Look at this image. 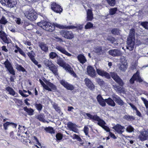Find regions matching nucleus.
<instances>
[{
  "label": "nucleus",
  "mask_w": 148,
  "mask_h": 148,
  "mask_svg": "<svg viewBox=\"0 0 148 148\" xmlns=\"http://www.w3.org/2000/svg\"><path fill=\"white\" fill-rule=\"evenodd\" d=\"M83 131L85 135L88 136V134L89 128L87 126H85L84 128Z\"/></svg>",
  "instance_id": "nucleus-52"
},
{
  "label": "nucleus",
  "mask_w": 148,
  "mask_h": 148,
  "mask_svg": "<svg viewBox=\"0 0 148 148\" xmlns=\"http://www.w3.org/2000/svg\"><path fill=\"white\" fill-rule=\"evenodd\" d=\"M95 53L99 55H101L103 53V51L102 50L101 46H99L96 47L95 49Z\"/></svg>",
  "instance_id": "nucleus-35"
},
{
  "label": "nucleus",
  "mask_w": 148,
  "mask_h": 148,
  "mask_svg": "<svg viewBox=\"0 0 148 148\" xmlns=\"http://www.w3.org/2000/svg\"><path fill=\"white\" fill-rule=\"evenodd\" d=\"M100 119L99 116H98L97 114H96L92 115V119L98 121L100 120Z\"/></svg>",
  "instance_id": "nucleus-54"
},
{
  "label": "nucleus",
  "mask_w": 148,
  "mask_h": 148,
  "mask_svg": "<svg viewBox=\"0 0 148 148\" xmlns=\"http://www.w3.org/2000/svg\"><path fill=\"white\" fill-rule=\"evenodd\" d=\"M10 125V122L7 121L5 123L3 124V126L4 129L5 130H7L8 129V126Z\"/></svg>",
  "instance_id": "nucleus-51"
},
{
  "label": "nucleus",
  "mask_w": 148,
  "mask_h": 148,
  "mask_svg": "<svg viewBox=\"0 0 148 148\" xmlns=\"http://www.w3.org/2000/svg\"><path fill=\"white\" fill-rule=\"evenodd\" d=\"M107 40L109 41L112 44H114V45L115 46L116 45H117L118 43H116L117 41L116 39L112 36H109L107 38Z\"/></svg>",
  "instance_id": "nucleus-29"
},
{
  "label": "nucleus",
  "mask_w": 148,
  "mask_h": 148,
  "mask_svg": "<svg viewBox=\"0 0 148 148\" xmlns=\"http://www.w3.org/2000/svg\"><path fill=\"white\" fill-rule=\"evenodd\" d=\"M93 18V15L92 11L90 9H88L87 12V20L91 21Z\"/></svg>",
  "instance_id": "nucleus-25"
},
{
  "label": "nucleus",
  "mask_w": 148,
  "mask_h": 148,
  "mask_svg": "<svg viewBox=\"0 0 148 148\" xmlns=\"http://www.w3.org/2000/svg\"><path fill=\"white\" fill-rule=\"evenodd\" d=\"M69 72L71 75H72L75 77H76L77 75L73 71V69L70 66L69 67V68L66 71Z\"/></svg>",
  "instance_id": "nucleus-38"
},
{
  "label": "nucleus",
  "mask_w": 148,
  "mask_h": 148,
  "mask_svg": "<svg viewBox=\"0 0 148 148\" xmlns=\"http://www.w3.org/2000/svg\"><path fill=\"white\" fill-rule=\"evenodd\" d=\"M105 100L106 102L109 106H115V103L114 101L110 98L106 99Z\"/></svg>",
  "instance_id": "nucleus-28"
},
{
  "label": "nucleus",
  "mask_w": 148,
  "mask_h": 148,
  "mask_svg": "<svg viewBox=\"0 0 148 148\" xmlns=\"http://www.w3.org/2000/svg\"><path fill=\"white\" fill-rule=\"evenodd\" d=\"M67 127L70 130L75 133H77L78 129L75 124L69 122L67 124Z\"/></svg>",
  "instance_id": "nucleus-16"
},
{
  "label": "nucleus",
  "mask_w": 148,
  "mask_h": 148,
  "mask_svg": "<svg viewBox=\"0 0 148 148\" xmlns=\"http://www.w3.org/2000/svg\"><path fill=\"white\" fill-rule=\"evenodd\" d=\"M36 118L41 121H42L44 120V119L42 115H38L36 116Z\"/></svg>",
  "instance_id": "nucleus-56"
},
{
  "label": "nucleus",
  "mask_w": 148,
  "mask_h": 148,
  "mask_svg": "<svg viewBox=\"0 0 148 148\" xmlns=\"http://www.w3.org/2000/svg\"><path fill=\"white\" fill-rule=\"evenodd\" d=\"M135 33L134 29H131L130 30L129 37L128 38L127 40V48L130 51L132 50L134 48L135 41Z\"/></svg>",
  "instance_id": "nucleus-2"
},
{
  "label": "nucleus",
  "mask_w": 148,
  "mask_h": 148,
  "mask_svg": "<svg viewBox=\"0 0 148 148\" xmlns=\"http://www.w3.org/2000/svg\"><path fill=\"white\" fill-rule=\"evenodd\" d=\"M121 56V70L125 71L127 67V60L123 58V56Z\"/></svg>",
  "instance_id": "nucleus-15"
},
{
  "label": "nucleus",
  "mask_w": 148,
  "mask_h": 148,
  "mask_svg": "<svg viewBox=\"0 0 148 148\" xmlns=\"http://www.w3.org/2000/svg\"><path fill=\"white\" fill-rule=\"evenodd\" d=\"M16 66V69L18 71L27 72L25 69L21 65L17 64Z\"/></svg>",
  "instance_id": "nucleus-32"
},
{
  "label": "nucleus",
  "mask_w": 148,
  "mask_h": 148,
  "mask_svg": "<svg viewBox=\"0 0 148 148\" xmlns=\"http://www.w3.org/2000/svg\"><path fill=\"white\" fill-rule=\"evenodd\" d=\"M60 84L67 90H72L74 89V87L71 84L69 83L64 80H61L60 82Z\"/></svg>",
  "instance_id": "nucleus-11"
},
{
  "label": "nucleus",
  "mask_w": 148,
  "mask_h": 148,
  "mask_svg": "<svg viewBox=\"0 0 148 148\" xmlns=\"http://www.w3.org/2000/svg\"><path fill=\"white\" fill-rule=\"evenodd\" d=\"M112 33L114 35H118L119 33V30L117 28L112 29L111 31Z\"/></svg>",
  "instance_id": "nucleus-50"
},
{
  "label": "nucleus",
  "mask_w": 148,
  "mask_h": 148,
  "mask_svg": "<svg viewBox=\"0 0 148 148\" xmlns=\"http://www.w3.org/2000/svg\"><path fill=\"white\" fill-rule=\"evenodd\" d=\"M43 63L46 67L49 68L53 63L51 60L45 59L43 61Z\"/></svg>",
  "instance_id": "nucleus-30"
},
{
  "label": "nucleus",
  "mask_w": 148,
  "mask_h": 148,
  "mask_svg": "<svg viewBox=\"0 0 148 148\" xmlns=\"http://www.w3.org/2000/svg\"><path fill=\"white\" fill-rule=\"evenodd\" d=\"M18 51L19 53L25 57H26V55L23 50L21 49Z\"/></svg>",
  "instance_id": "nucleus-63"
},
{
  "label": "nucleus",
  "mask_w": 148,
  "mask_h": 148,
  "mask_svg": "<svg viewBox=\"0 0 148 148\" xmlns=\"http://www.w3.org/2000/svg\"><path fill=\"white\" fill-rule=\"evenodd\" d=\"M49 56V58L51 59H53L58 57L57 54L53 52H51Z\"/></svg>",
  "instance_id": "nucleus-45"
},
{
  "label": "nucleus",
  "mask_w": 148,
  "mask_h": 148,
  "mask_svg": "<svg viewBox=\"0 0 148 148\" xmlns=\"http://www.w3.org/2000/svg\"><path fill=\"white\" fill-rule=\"evenodd\" d=\"M116 132L118 133H120V124H117L112 127Z\"/></svg>",
  "instance_id": "nucleus-40"
},
{
  "label": "nucleus",
  "mask_w": 148,
  "mask_h": 148,
  "mask_svg": "<svg viewBox=\"0 0 148 148\" xmlns=\"http://www.w3.org/2000/svg\"><path fill=\"white\" fill-rule=\"evenodd\" d=\"M37 25L43 29L49 32H53L55 29L54 24L46 21H41L37 23Z\"/></svg>",
  "instance_id": "nucleus-3"
},
{
  "label": "nucleus",
  "mask_w": 148,
  "mask_h": 148,
  "mask_svg": "<svg viewBox=\"0 0 148 148\" xmlns=\"http://www.w3.org/2000/svg\"><path fill=\"white\" fill-rule=\"evenodd\" d=\"M27 18L32 21H34L37 18V13L33 9H29L26 13Z\"/></svg>",
  "instance_id": "nucleus-7"
},
{
  "label": "nucleus",
  "mask_w": 148,
  "mask_h": 148,
  "mask_svg": "<svg viewBox=\"0 0 148 148\" xmlns=\"http://www.w3.org/2000/svg\"><path fill=\"white\" fill-rule=\"evenodd\" d=\"M3 64L4 65L5 68H6L10 74L13 75H15V71L12 65L8 59H7L4 62Z\"/></svg>",
  "instance_id": "nucleus-8"
},
{
  "label": "nucleus",
  "mask_w": 148,
  "mask_h": 148,
  "mask_svg": "<svg viewBox=\"0 0 148 148\" xmlns=\"http://www.w3.org/2000/svg\"><path fill=\"white\" fill-rule=\"evenodd\" d=\"M97 101L99 104L102 106L104 107L106 105L105 100H104L101 95H97Z\"/></svg>",
  "instance_id": "nucleus-19"
},
{
  "label": "nucleus",
  "mask_w": 148,
  "mask_h": 148,
  "mask_svg": "<svg viewBox=\"0 0 148 148\" xmlns=\"http://www.w3.org/2000/svg\"><path fill=\"white\" fill-rule=\"evenodd\" d=\"M56 139L57 140H59L62 139L63 136L62 134L61 133H58L56 134Z\"/></svg>",
  "instance_id": "nucleus-49"
},
{
  "label": "nucleus",
  "mask_w": 148,
  "mask_h": 148,
  "mask_svg": "<svg viewBox=\"0 0 148 148\" xmlns=\"http://www.w3.org/2000/svg\"><path fill=\"white\" fill-rule=\"evenodd\" d=\"M96 71L98 75L102 77H104L107 79H110L111 77L116 83L120 85V77L116 73L114 72L111 73L110 75L106 71L99 69H96Z\"/></svg>",
  "instance_id": "nucleus-1"
},
{
  "label": "nucleus",
  "mask_w": 148,
  "mask_h": 148,
  "mask_svg": "<svg viewBox=\"0 0 148 148\" xmlns=\"http://www.w3.org/2000/svg\"><path fill=\"white\" fill-rule=\"evenodd\" d=\"M43 80L51 88H49L48 86L45 84L42 80L40 79H39V81L40 84L42 86L43 88L45 89L46 90H47L49 91H53V92H55L56 90L57 87L56 85L48 81L45 78H44V79H43Z\"/></svg>",
  "instance_id": "nucleus-4"
},
{
  "label": "nucleus",
  "mask_w": 148,
  "mask_h": 148,
  "mask_svg": "<svg viewBox=\"0 0 148 148\" xmlns=\"http://www.w3.org/2000/svg\"><path fill=\"white\" fill-rule=\"evenodd\" d=\"M93 25L91 22H88L85 26V28L86 29H90L93 27Z\"/></svg>",
  "instance_id": "nucleus-43"
},
{
  "label": "nucleus",
  "mask_w": 148,
  "mask_h": 148,
  "mask_svg": "<svg viewBox=\"0 0 148 148\" xmlns=\"http://www.w3.org/2000/svg\"><path fill=\"white\" fill-rule=\"evenodd\" d=\"M84 81L86 86L90 90H93L95 89V86L91 81L88 78H86Z\"/></svg>",
  "instance_id": "nucleus-13"
},
{
  "label": "nucleus",
  "mask_w": 148,
  "mask_h": 148,
  "mask_svg": "<svg viewBox=\"0 0 148 148\" xmlns=\"http://www.w3.org/2000/svg\"><path fill=\"white\" fill-rule=\"evenodd\" d=\"M56 48L58 51L70 57L72 55L71 54L68 52L64 48L60 46H57Z\"/></svg>",
  "instance_id": "nucleus-18"
},
{
  "label": "nucleus",
  "mask_w": 148,
  "mask_h": 148,
  "mask_svg": "<svg viewBox=\"0 0 148 148\" xmlns=\"http://www.w3.org/2000/svg\"><path fill=\"white\" fill-rule=\"evenodd\" d=\"M60 34L62 37L65 39L70 40L73 39L75 37L74 33L70 31L63 30L60 32Z\"/></svg>",
  "instance_id": "nucleus-5"
},
{
  "label": "nucleus",
  "mask_w": 148,
  "mask_h": 148,
  "mask_svg": "<svg viewBox=\"0 0 148 148\" xmlns=\"http://www.w3.org/2000/svg\"><path fill=\"white\" fill-rule=\"evenodd\" d=\"M108 4L111 6H114L116 3L115 0H106Z\"/></svg>",
  "instance_id": "nucleus-47"
},
{
  "label": "nucleus",
  "mask_w": 148,
  "mask_h": 148,
  "mask_svg": "<svg viewBox=\"0 0 148 148\" xmlns=\"http://www.w3.org/2000/svg\"><path fill=\"white\" fill-rule=\"evenodd\" d=\"M44 129L46 132L51 134L55 133L54 130L53 129V128L51 127H46Z\"/></svg>",
  "instance_id": "nucleus-34"
},
{
  "label": "nucleus",
  "mask_w": 148,
  "mask_h": 148,
  "mask_svg": "<svg viewBox=\"0 0 148 148\" xmlns=\"http://www.w3.org/2000/svg\"><path fill=\"white\" fill-rule=\"evenodd\" d=\"M54 25L55 26V27H56L57 28H59V29H63L64 28V27L63 25H60V24H58L57 23L54 24Z\"/></svg>",
  "instance_id": "nucleus-61"
},
{
  "label": "nucleus",
  "mask_w": 148,
  "mask_h": 148,
  "mask_svg": "<svg viewBox=\"0 0 148 148\" xmlns=\"http://www.w3.org/2000/svg\"><path fill=\"white\" fill-rule=\"evenodd\" d=\"M117 9L116 8H112L110 10V15H114L116 12Z\"/></svg>",
  "instance_id": "nucleus-48"
},
{
  "label": "nucleus",
  "mask_w": 148,
  "mask_h": 148,
  "mask_svg": "<svg viewBox=\"0 0 148 148\" xmlns=\"http://www.w3.org/2000/svg\"><path fill=\"white\" fill-rule=\"evenodd\" d=\"M134 128L131 125H129L126 129V131L129 133H131L134 131Z\"/></svg>",
  "instance_id": "nucleus-41"
},
{
  "label": "nucleus",
  "mask_w": 148,
  "mask_h": 148,
  "mask_svg": "<svg viewBox=\"0 0 148 148\" xmlns=\"http://www.w3.org/2000/svg\"><path fill=\"white\" fill-rule=\"evenodd\" d=\"M88 75L92 78H95L96 76L95 71L94 68L91 66H88L87 68Z\"/></svg>",
  "instance_id": "nucleus-12"
},
{
  "label": "nucleus",
  "mask_w": 148,
  "mask_h": 148,
  "mask_svg": "<svg viewBox=\"0 0 148 148\" xmlns=\"http://www.w3.org/2000/svg\"><path fill=\"white\" fill-rule=\"evenodd\" d=\"M57 63L58 64L62 67H63L66 63L64 62L63 60L62 59H60L57 60Z\"/></svg>",
  "instance_id": "nucleus-42"
},
{
  "label": "nucleus",
  "mask_w": 148,
  "mask_h": 148,
  "mask_svg": "<svg viewBox=\"0 0 148 148\" xmlns=\"http://www.w3.org/2000/svg\"><path fill=\"white\" fill-rule=\"evenodd\" d=\"M98 124L102 127L106 124L105 121L101 119H100V120L98 121Z\"/></svg>",
  "instance_id": "nucleus-46"
},
{
  "label": "nucleus",
  "mask_w": 148,
  "mask_h": 148,
  "mask_svg": "<svg viewBox=\"0 0 148 148\" xmlns=\"http://www.w3.org/2000/svg\"><path fill=\"white\" fill-rule=\"evenodd\" d=\"M53 107L56 111H57L59 114L62 115L63 114V113L62 112L60 108L58 106L57 104L54 105Z\"/></svg>",
  "instance_id": "nucleus-37"
},
{
  "label": "nucleus",
  "mask_w": 148,
  "mask_h": 148,
  "mask_svg": "<svg viewBox=\"0 0 148 148\" xmlns=\"http://www.w3.org/2000/svg\"><path fill=\"white\" fill-rule=\"evenodd\" d=\"M18 92L23 97H27L29 96L28 95L24 94L23 91H22L21 90H19Z\"/></svg>",
  "instance_id": "nucleus-57"
},
{
  "label": "nucleus",
  "mask_w": 148,
  "mask_h": 148,
  "mask_svg": "<svg viewBox=\"0 0 148 148\" xmlns=\"http://www.w3.org/2000/svg\"><path fill=\"white\" fill-rule=\"evenodd\" d=\"M8 22V21L4 16H2L0 19V23L5 25Z\"/></svg>",
  "instance_id": "nucleus-44"
},
{
  "label": "nucleus",
  "mask_w": 148,
  "mask_h": 148,
  "mask_svg": "<svg viewBox=\"0 0 148 148\" xmlns=\"http://www.w3.org/2000/svg\"><path fill=\"white\" fill-rule=\"evenodd\" d=\"M77 58L80 63L82 64H84L86 61L85 57L83 54L79 55L77 57Z\"/></svg>",
  "instance_id": "nucleus-24"
},
{
  "label": "nucleus",
  "mask_w": 148,
  "mask_h": 148,
  "mask_svg": "<svg viewBox=\"0 0 148 148\" xmlns=\"http://www.w3.org/2000/svg\"><path fill=\"white\" fill-rule=\"evenodd\" d=\"M123 118L128 121H133L135 119V117L132 116L125 115Z\"/></svg>",
  "instance_id": "nucleus-31"
},
{
  "label": "nucleus",
  "mask_w": 148,
  "mask_h": 148,
  "mask_svg": "<svg viewBox=\"0 0 148 148\" xmlns=\"http://www.w3.org/2000/svg\"><path fill=\"white\" fill-rule=\"evenodd\" d=\"M50 7L51 9L57 13H60L62 11L63 9L56 2L51 3Z\"/></svg>",
  "instance_id": "nucleus-9"
},
{
  "label": "nucleus",
  "mask_w": 148,
  "mask_h": 148,
  "mask_svg": "<svg viewBox=\"0 0 148 148\" xmlns=\"http://www.w3.org/2000/svg\"><path fill=\"white\" fill-rule=\"evenodd\" d=\"M142 100L143 101L145 106L146 108H148V101L144 97H141Z\"/></svg>",
  "instance_id": "nucleus-55"
},
{
  "label": "nucleus",
  "mask_w": 148,
  "mask_h": 148,
  "mask_svg": "<svg viewBox=\"0 0 148 148\" xmlns=\"http://www.w3.org/2000/svg\"><path fill=\"white\" fill-rule=\"evenodd\" d=\"M27 54L31 60L35 65H37L38 68L41 67V65L40 64H38V62L35 59L34 54L32 50L30 52H28Z\"/></svg>",
  "instance_id": "nucleus-10"
},
{
  "label": "nucleus",
  "mask_w": 148,
  "mask_h": 148,
  "mask_svg": "<svg viewBox=\"0 0 148 148\" xmlns=\"http://www.w3.org/2000/svg\"><path fill=\"white\" fill-rule=\"evenodd\" d=\"M140 76L139 72L137 71L136 73H134L132 77H133V78L136 80L137 78H138V77Z\"/></svg>",
  "instance_id": "nucleus-58"
},
{
  "label": "nucleus",
  "mask_w": 148,
  "mask_h": 148,
  "mask_svg": "<svg viewBox=\"0 0 148 148\" xmlns=\"http://www.w3.org/2000/svg\"><path fill=\"white\" fill-rule=\"evenodd\" d=\"M0 1L2 5L10 8L15 6L17 4L16 0H0Z\"/></svg>",
  "instance_id": "nucleus-6"
},
{
  "label": "nucleus",
  "mask_w": 148,
  "mask_h": 148,
  "mask_svg": "<svg viewBox=\"0 0 148 148\" xmlns=\"http://www.w3.org/2000/svg\"><path fill=\"white\" fill-rule=\"evenodd\" d=\"M24 43L25 44L28 46H30L31 45V42L29 41L24 40L23 41Z\"/></svg>",
  "instance_id": "nucleus-64"
},
{
  "label": "nucleus",
  "mask_w": 148,
  "mask_h": 148,
  "mask_svg": "<svg viewBox=\"0 0 148 148\" xmlns=\"http://www.w3.org/2000/svg\"><path fill=\"white\" fill-rule=\"evenodd\" d=\"M39 46L41 49L43 51L46 52L48 51V47L44 42H41L39 43Z\"/></svg>",
  "instance_id": "nucleus-22"
},
{
  "label": "nucleus",
  "mask_w": 148,
  "mask_h": 148,
  "mask_svg": "<svg viewBox=\"0 0 148 148\" xmlns=\"http://www.w3.org/2000/svg\"><path fill=\"white\" fill-rule=\"evenodd\" d=\"M34 105L36 109L39 112H40L41 111L43 106L42 104L40 103H38L37 102H35Z\"/></svg>",
  "instance_id": "nucleus-33"
},
{
  "label": "nucleus",
  "mask_w": 148,
  "mask_h": 148,
  "mask_svg": "<svg viewBox=\"0 0 148 148\" xmlns=\"http://www.w3.org/2000/svg\"><path fill=\"white\" fill-rule=\"evenodd\" d=\"M96 81L98 84L100 86H104L105 84V82L103 80L100 78H97Z\"/></svg>",
  "instance_id": "nucleus-39"
},
{
  "label": "nucleus",
  "mask_w": 148,
  "mask_h": 148,
  "mask_svg": "<svg viewBox=\"0 0 148 148\" xmlns=\"http://www.w3.org/2000/svg\"><path fill=\"white\" fill-rule=\"evenodd\" d=\"M48 69L53 73L55 75H58V66L55 65L53 63L50 66Z\"/></svg>",
  "instance_id": "nucleus-17"
},
{
  "label": "nucleus",
  "mask_w": 148,
  "mask_h": 148,
  "mask_svg": "<svg viewBox=\"0 0 148 148\" xmlns=\"http://www.w3.org/2000/svg\"><path fill=\"white\" fill-rule=\"evenodd\" d=\"M65 28L67 29H73L77 28V27L73 25H69L66 26Z\"/></svg>",
  "instance_id": "nucleus-59"
},
{
  "label": "nucleus",
  "mask_w": 148,
  "mask_h": 148,
  "mask_svg": "<svg viewBox=\"0 0 148 148\" xmlns=\"http://www.w3.org/2000/svg\"><path fill=\"white\" fill-rule=\"evenodd\" d=\"M109 54L113 56H118L119 55V51L118 49H112L109 51Z\"/></svg>",
  "instance_id": "nucleus-23"
},
{
  "label": "nucleus",
  "mask_w": 148,
  "mask_h": 148,
  "mask_svg": "<svg viewBox=\"0 0 148 148\" xmlns=\"http://www.w3.org/2000/svg\"><path fill=\"white\" fill-rule=\"evenodd\" d=\"M5 90L9 92L10 95H12L15 97L18 96V94L16 93L13 89L11 87L8 86L5 88Z\"/></svg>",
  "instance_id": "nucleus-21"
},
{
  "label": "nucleus",
  "mask_w": 148,
  "mask_h": 148,
  "mask_svg": "<svg viewBox=\"0 0 148 148\" xmlns=\"http://www.w3.org/2000/svg\"><path fill=\"white\" fill-rule=\"evenodd\" d=\"M0 36L3 42L5 43L9 44L11 41L10 39L7 38L6 34L4 32L1 30L0 31Z\"/></svg>",
  "instance_id": "nucleus-14"
},
{
  "label": "nucleus",
  "mask_w": 148,
  "mask_h": 148,
  "mask_svg": "<svg viewBox=\"0 0 148 148\" xmlns=\"http://www.w3.org/2000/svg\"><path fill=\"white\" fill-rule=\"evenodd\" d=\"M23 109L29 115H32L34 114V110L31 108H28L25 106L23 108Z\"/></svg>",
  "instance_id": "nucleus-27"
},
{
  "label": "nucleus",
  "mask_w": 148,
  "mask_h": 148,
  "mask_svg": "<svg viewBox=\"0 0 148 148\" xmlns=\"http://www.w3.org/2000/svg\"><path fill=\"white\" fill-rule=\"evenodd\" d=\"M82 114L84 116H85V115H86V116L89 118V119H92V115L91 114H90L86 113L85 112H84Z\"/></svg>",
  "instance_id": "nucleus-60"
},
{
  "label": "nucleus",
  "mask_w": 148,
  "mask_h": 148,
  "mask_svg": "<svg viewBox=\"0 0 148 148\" xmlns=\"http://www.w3.org/2000/svg\"><path fill=\"white\" fill-rule=\"evenodd\" d=\"M138 138L140 140L142 141L147 140V137L146 131L141 132L138 136Z\"/></svg>",
  "instance_id": "nucleus-20"
},
{
  "label": "nucleus",
  "mask_w": 148,
  "mask_h": 148,
  "mask_svg": "<svg viewBox=\"0 0 148 148\" xmlns=\"http://www.w3.org/2000/svg\"><path fill=\"white\" fill-rule=\"evenodd\" d=\"M102 128L104 129L107 132H110V128L108 127L107 126L105 125L103 126Z\"/></svg>",
  "instance_id": "nucleus-62"
},
{
  "label": "nucleus",
  "mask_w": 148,
  "mask_h": 148,
  "mask_svg": "<svg viewBox=\"0 0 148 148\" xmlns=\"http://www.w3.org/2000/svg\"><path fill=\"white\" fill-rule=\"evenodd\" d=\"M13 100L18 106H21L22 105L23 101L21 100L16 98H14Z\"/></svg>",
  "instance_id": "nucleus-36"
},
{
  "label": "nucleus",
  "mask_w": 148,
  "mask_h": 148,
  "mask_svg": "<svg viewBox=\"0 0 148 148\" xmlns=\"http://www.w3.org/2000/svg\"><path fill=\"white\" fill-rule=\"evenodd\" d=\"M148 22H143L141 23V25L145 29H147L148 28Z\"/></svg>",
  "instance_id": "nucleus-53"
},
{
  "label": "nucleus",
  "mask_w": 148,
  "mask_h": 148,
  "mask_svg": "<svg viewBox=\"0 0 148 148\" xmlns=\"http://www.w3.org/2000/svg\"><path fill=\"white\" fill-rule=\"evenodd\" d=\"M72 139H76L78 141L80 142V145H83L84 144V142L83 140L78 135L74 134L72 137Z\"/></svg>",
  "instance_id": "nucleus-26"
}]
</instances>
